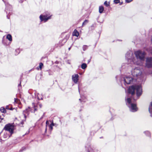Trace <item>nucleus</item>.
I'll return each instance as SVG.
<instances>
[{"label":"nucleus","mask_w":152,"mask_h":152,"mask_svg":"<svg viewBox=\"0 0 152 152\" xmlns=\"http://www.w3.org/2000/svg\"><path fill=\"white\" fill-rule=\"evenodd\" d=\"M134 54L137 58L139 59L140 60L136 61L134 59L132 52L130 51L127 52L126 55V57L128 62L129 63H133L140 66L142 65L145 59V52L139 50L135 51Z\"/></svg>","instance_id":"f257e3e1"},{"label":"nucleus","mask_w":152,"mask_h":152,"mask_svg":"<svg viewBox=\"0 0 152 152\" xmlns=\"http://www.w3.org/2000/svg\"><path fill=\"white\" fill-rule=\"evenodd\" d=\"M136 91L137 95V97L139 96L142 94V88L140 85L132 86L130 87L128 90L129 94H131L133 95Z\"/></svg>","instance_id":"f03ea898"},{"label":"nucleus","mask_w":152,"mask_h":152,"mask_svg":"<svg viewBox=\"0 0 152 152\" xmlns=\"http://www.w3.org/2000/svg\"><path fill=\"white\" fill-rule=\"evenodd\" d=\"M132 97L130 98L127 97L126 99V104L129 107L131 111L135 112L137 110L138 108L136 104L132 103Z\"/></svg>","instance_id":"7ed1b4c3"},{"label":"nucleus","mask_w":152,"mask_h":152,"mask_svg":"<svg viewBox=\"0 0 152 152\" xmlns=\"http://www.w3.org/2000/svg\"><path fill=\"white\" fill-rule=\"evenodd\" d=\"M142 72L140 68L136 67L132 71V74L134 77L141 79L142 78Z\"/></svg>","instance_id":"20e7f679"},{"label":"nucleus","mask_w":152,"mask_h":152,"mask_svg":"<svg viewBox=\"0 0 152 152\" xmlns=\"http://www.w3.org/2000/svg\"><path fill=\"white\" fill-rule=\"evenodd\" d=\"M14 126L10 124H7L4 127L3 130L5 131L8 132L11 135L13 132Z\"/></svg>","instance_id":"39448f33"},{"label":"nucleus","mask_w":152,"mask_h":152,"mask_svg":"<svg viewBox=\"0 0 152 152\" xmlns=\"http://www.w3.org/2000/svg\"><path fill=\"white\" fill-rule=\"evenodd\" d=\"M10 137L9 133L8 132L4 131L0 133V139L2 141L5 140L7 138H8Z\"/></svg>","instance_id":"423d86ee"},{"label":"nucleus","mask_w":152,"mask_h":152,"mask_svg":"<svg viewBox=\"0 0 152 152\" xmlns=\"http://www.w3.org/2000/svg\"><path fill=\"white\" fill-rule=\"evenodd\" d=\"M51 16V15L48 14L41 15L39 16V18L41 21H44V22H45L48 19H50Z\"/></svg>","instance_id":"0eeeda50"},{"label":"nucleus","mask_w":152,"mask_h":152,"mask_svg":"<svg viewBox=\"0 0 152 152\" xmlns=\"http://www.w3.org/2000/svg\"><path fill=\"white\" fill-rule=\"evenodd\" d=\"M145 66L148 68L152 67V58L148 57L146 58Z\"/></svg>","instance_id":"6e6552de"},{"label":"nucleus","mask_w":152,"mask_h":152,"mask_svg":"<svg viewBox=\"0 0 152 152\" xmlns=\"http://www.w3.org/2000/svg\"><path fill=\"white\" fill-rule=\"evenodd\" d=\"M133 78L131 77L127 76L124 77V85L126 84H129L131 83L133 80Z\"/></svg>","instance_id":"1a4fd4ad"},{"label":"nucleus","mask_w":152,"mask_h":152,"mask_svg":"<svg viewBox=\"0 0 152 152\" xmlns=\"http://www.w3.org/2000/svg\"><path fill=\"white\" fill-rule=\"evenodd\" d=\"M6 10L7 14L8 13L7 15V17L8 19H9V14L10 13V12L12 10V6L8 4L6 6Z\"/></svg>","instance_id":"9d476101"},{"label":"nucleus","mask_w":152,"mask_h":152,"mask_svg":"<svg viewBox=\"0 0 152 152\" xmlns=\"http://www.w3.org/2000/svg\"><path fill=\"white\" fill-rule=\"evenodd\" d=\"M87 100L86 97L84 94L81 95L80 98L79 99V101H80L82 103H83L85 102Z\"/></svg>","instance_id":"9b49d317"},{"label":"nucleus","mask_w":152,"mask_h":152,"mask_svg":"<svg viewBox=\"0 0 152 152\" xmlns=\"http://www.w3.org/2000/svg\"><path fill=\"white\" fill-rule=\"evenodd\" d=\"M66 39H63L60 40L59 42V43L57 44V46L61 47L66 42Z\"/></svg>","instance_id":"f8f14e48"},{"label":"nucleus","mask_w":152,"mask_h":152,"mask_svg":"<svg viewBox=\"0 0 152 152\" xmlns=\"http://www.w3.org/2000/svg\"><path fill=\"white\" fill-rule=\"evenodd\" d=\"M104 10V8L103 6H100L99 7V12L100 13H102Z\"/></svg>","instance_id":"ddd939ff"},{"label":"nucleus","mask_w":152,"mask_h":152,"mask_svg":"<svg viewBox=\"0 0 152 152\" xmlns=\"http://www.w3.org/2000/svg\"><path fill=\"white\" fill-rule=\"evenodd\" d=\"M6 38L10 41H12V37L10 34H8L7 35Z\"/></svg>","instance_id":"4468645a"},{"label":"nucleus","mask_w":152,"mask_h":152,"mask_svg":"<svg viewBox=\"0 0 152 152\" xmlns=\"http://www.w3.org/2000/svg\"><path fill=\"white\" fill-rule=\"evenodd\" d=\"M72 80L75 83H76V74H75L72 76Z\"/></svg>","instance_id":"2eb2a0df"},{"label":"nucleus","mask_w":152,"mask_h":152,"mask_svg":"<svg viewBox=\"0 0 152 152\" xmlns=\"http://www.w3.org/2000/svg\"><path fill=\"white\" fill-rule=\"evenodd\" d=\"M87 64L85 63L83 64L81 66V67L83 69H85L87 67Z\"/></svg>","instance_id":"dca6fc26"},{"label":"nucleus","mask_w":152,"mask_h":152,"mask_svg":"<svg viewBox=\"0 0 152 152\" xmlns=\"http://www.w3.org/2000/svg\"><path fill=\"white\" fill-rule=\"evenodd\" d=\"M0 111L4 113H5L6 112V111L5 109L3 107H1L0 109Z\"/></svg>","instance_id":"f3484780"},{"label":"nucleus","mask_w":152,"mask_h":152,"mask_svg":"<svg viewBox=\"0 0 152 152\" xmlns=\"http://www.w3.org/2000/svg\"><path fill=\"white\" fill-rule=\"evenodd\" d=\"M54 125V124L52 122L51 124L49 125V128L51 130L53 129V126Z\"/></svg>","instance_id":"a211bd4d"},{"label":"nucleus","mask_w":152,"mask_h":152,"mask_svg":"<svg viewBox=\"0 0 152 152\" xmlns=\"http://www.w3.org/2000/svg\"><path fill=\"white\" fill-rule=\"evenodd\" d=\"M88 22V21L87 20H85L84 22L82 24V26H83L86 25L87 23Z\"/></svg>","instance_id":"6ab92c4d"},{"label":"nucleus","mask_w":152,"mask_h":152,"mask_svg":"<svg viewBox=\"0 0 152 152\" xmlns=\"http://www.w3.org/2000/svg\"><path fill=\"white\" fill-rule=\"evenodd\" d=\"M104 4L107 7H108L109 6L110 2H107V1H106L104 2Z\"/></svg>","instance_id":"aec40b11"},{"label":"nucleus","mask_w":152,"mask_h":152,"mask_svg":"<svg viewBox=\"0 0 152 152\" xmlns=\"http://www.w3.org/2000/svg\"><path fill=\"white\" fill-rule=\"evenodd\" d=\"M151 106H150L149 108V111L150 113L152 112V109H151V107H152V102L151 103Z\"/></svg>","instance_id":"412c9836"},{"label":"nucleus","mask_w":152,"mask_h":152,"mask_svg":"<svg viewBox=\"0 0 152 152\" xmlns=\"http://www.w3.org/2000/svg\"><path fill=\"white\" fill-rule=\"evenodd\" d=\"M43 66V64L42 63H40L39 64V67L40 70H41L42 67Z\"/></svg>","instance_id":"4be33fe9"},{"label":"nucleus","mask_w":152,"mask_h":152,"mask_svg":"<svg viewBox=\"0 0 152 152\" xmlns=\"http://www.w3.org/2000/svg\"><path fill=\"white\" fill-rule=\"evenodd\" d=\"M88 48V46L86 45H84L83 46V48L84 51L86 50Z\"/></svg>","instance_id":"5701e85b"},{"label":"nucleus","mask_w":152,"mask_h":152,"mask_svg":"<svg viewBox=\"0 0 152 152\" xmlns=\"http://www.w3.org/2000/svg\"><path fill=\"white\" fill-rule=\"evenodd\" d=\"M14 101H15V103H17L18 104L20 102L19 100L17 98H15L14 99Z\"/></svg>","instance_id":"b1692460"},{"label":"nucleus","mask_w":152,"mask_h":152,"mask_svg":"<svg viewBox=\"0 0 152 152\" xmlns=\"http://www.w3.org/2000/svg\"><path fill=\"white\" fill-rule=\"evenodd\" d=\"M46 129H45V132L46 133L47 132V126L48 125V124H49V122L48 121H47L46 122Z\"/></svg>","instance_id":"393cba45"},{"label":"nucleus","mask_w":152,"mask_h":152,"mask_svg":"<svg viewBox=\"0 0 152 152\" xmlns=\"http://www.w3.org/2000/svg\"><path fill=\"white\" fill-rule=\"evenodd\" d=\"M73 36H76V29H75L72 34Z\"/></svg>","instance_id":"a878e982"},{"label":"nucleus","mask_w":152,"mask_h":152,"mask_svg":"<svg viewBox=\"0 0 152 152\" xmlns=\"http://www.w3.org/2000/svg\"><path fill=\"white\" fill-rule=\"evenodd\" d=\"M114 2L115 4H117L120 2V0H114Z\"/></svg>","instance_id":"bb28decb"},{"label":"nucleus","mask_w":152,"mask_h":152,"mask_svg":"<svg viewBox=\"0 0 152 152\" xmlns=\"http://www.w3.org/2000/svg\"><path fill=\"white\" fill-rule=\"evenodd\" d=\"M6 109H8V110H13V109L12 108H11V107L10 108H9V106H8V105H7L6 106Z\"/></svg>","instance_id":"cd10ccee"},{"label":"nucleus","mask_w":152,"mask_h":152,"mask_svg":"<svg viewBox=\"0 0 152 152\" xmlns=\"http://www.w3.org/2000/svg\"><path fill=\"white\" fill-rule=\"evenodd\" d=\"M37 99L38 100H40V99H43L42 96L41 97H39V96L38 95H37Z\"/></svg>","instance_id":"c85d7f7f"},{"label":"nucleus","mask_w":152,"mask_h":152,"mask_svg":"<svg viewBox=\"0 0 152 152\" xmlns=\"http://www.w3.org/2000/svg\"><path fill=\"white\" fill-rule=\"evenodd\" d=\"M144 133H147V134L148 136H150V133L149 131H147L144 132Z\"/></svg>","instance_id":"c756f323"},{"label":"nucleus","mask_w":152,"mask_h":152,"mask_svg":"<svg viewBox=\"0 0 152 152\" xmlns=\"http://www.w3.org/2000/svg\"><path fill=\"white\" fill-rule=\"evenodd\" d=\"M37 107H39L40 108H41L42 107V105L41 104H38L37 105Z\"/></svg>","instance_id":"7c9ffc66"},{"label":"nucleus","mask_w":152,"mask_h":152,"mask_svg":"<svg viewBox=\"0 0 152 152\" xmlns=\"http://www.w3.org/2000/svg\"><path fill=\"white\" fill-rule=\"evenodd\" d=\"M132 0H126V2L127 3H129L131 1H132Z\"/></svg>","instance_id":"2f4dec72"},{"label":"nucleus","mask_w":152,"mask_h":152,"mask_svg":"<svg viewBox=\"0 0 152 152\" xmlns=\"http://www.w3.org/2000/svg\"><path fill=\"white\" fill-rule=\"evenodd\" d=\"M78 77L79 75L77 74V80H78Z\"/></svg>","instance_id":"473e14b6"},{"label":"nucleus","mask_w":152,"mask_h":152,"mask_svg":"<svg viewBox=\"0 0 152 152\" xmlns=\"http://www.w3.org/2000/svg\"><path fill=\"white\" fill-rule=\"evenodd\" d=\"M76 33H77V37L79 35V33L78 32V31H77Z\"/></svg>","instance_id":"72a5a7b5"},{"label":"nucleus","mask_w":152,"mask_h":152,"mask_svg":"<svg viewBox=\"0 0 152 152\" xmlns=\"http://www.w3.org/2000/svg\"><path fill=\"white\" fill-rule=\"evenodd\" d=\"M28 109H26V110L24 111V112H26V111H28Z\"/></svg>","instance_id":"f704fd0d"},{"label":"nucleus","mask_w":152,"mask_h":152,"mask_svg":"<svg viewBox=\"0 0 152 152\" xmlns=\"http://www.w3.org/2000/svg\"><path fill=\"white\" fill-rule=\"evenodd\" d=\"M34 111H36L37 110L35 106L34 107Z\"/></svg>","instance_id":"c9c22d12"},{"label":"nucleus","mask_w":152,"mask_h":152,"mask_svg":"<svg viewBox=\"0 0 152 152\" xmlns=\"http://www.w3.org/2000/svg\"><path fill=\"white\" fill-rule=\"evenodd\" d=\"M21 86V83H20V84L18 85V87H19V86Z\"/></svg>","instance_id":"e433bc0d"},{"label":"nucleus","mask_w":152,"mask_h":152,"mask_svg":"<svg viewBox=\"0 0 152 152\" xmlns=\"http://www.w3.org/2000/svg\"><path fill=\"white\" fill-rule=\"evenodd\" d=\"M70 48H71V47H70V48H69V49H68L69 50H70Z\"/></svg>","instance_id":"4c0bfd02"},{"label":"nucleus","mask_w":152,"mask_h":152,"mask_svg":"<svg viewBox=\"0 0 152 152\" xmlns=\"http://www.w3.org/2000/svg\"><path fill=\"white\" fill-rule=\"evenodd\" d=\"M37 70H39V68L38 67H37Z\"/></svg>","instance_id":"58836bf2"},{"label":"nucleus","mask_w":152,"mask_h":152,"mask_svg":"<svg viewBox=\"0 0 152 152\" xmlns=\"http://www.w3.org/2000/svg\"><path fill=\"white\" fill-rule=\"evenodd\" d=\"M23 121H22L21 122V124H23Z\"/></svg>","instance_id":"ea45409f"},{"label":"nucleus","mask_w":152,"mask_h":152,"mask_svg":"<svg viewBox=\"0 0 152 152\" xmlns=\"http://www.w3.org/2000/svg\"><path fill=\"white\" fill-rule=\"evenodd\" d=\"M24 117H25V118H26V115H24Z\"/></svg>","instance_id":"a19ab883"},{"label":"nucleus","mask_w":152,"mask_h":152,"mask_svg":"<svg viewBox=\"0 0 152 152\" xmlns=\"http://www.w3.org/2000/svg\"><path fill=\"white\" fill-rule=\"evenodd\" d=\"M151 42H152V37L151 39Z\"/></svg>","instance_id":"79ce46f5"},{"label":"nucleus","mask_w":152,"mask_h":152,"mask_svg":"<svg viewBox=\"0 0 152 152\" xmlns=\"http://www.w3.org/2000/svg\"><path fill=\"white\" fill-rule=\"evenodd\" d=\"M90 151H91L90 150V151H88V152H90Z\"/></svg>","instance_id":"37998d69"}]
</instances>
